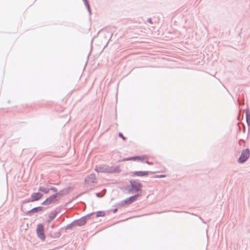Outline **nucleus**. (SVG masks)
I'll return each instance as SVG.
<instances>
[{"label": "nucleus", "instance_id": "17", "mask_svg": "<svg viewBox=\"0 0 250 250\" xmlns=\"http://www.w3.org/2000/svg\"><path fill=\"white\" fill-rule=\"evenodd\" d=\"M74 226H75V224H73V222H72L71 223H70V224L68 225L66 227V229H70L72 228L73 227H74Z\"/></svg>", "mask_w": 250, "mask_h": 250}, {"label": "nucleus", "instance_id": "2", "mask_svg": "<svg viewBox=\"0 0 250 250\" xmlns=\"http://www.w3.org/2000/svg\"><path fill=\"white\" fill-rule=\"evenodd\" d=\"M250 155V151L249 148L243 150L241 152L240 156L238 160V162L240 164L245 163L249 159Z\"/></svg>", "mask_w": 250, "mask_h": 250}, {"label": "nucleus", "instance_id": "8", "mask_svg": "<svg viewBox=\"0 0 250 250\" xmlns=\"http://www.w3.org/2000/svg\"><path fill=\"white\" fill-rule=\"evenodd\" d=\"M138 196V194H136L126 199L125 200L122 201V205L124 204H129L133 203L136 200Z\"/></svg>", "mask_w": 250, "mask_h": 250}, {"label": "nucleus", "instance_id": "9", "mask_svg": "<svg viewBox=\"0 0 250 250\" xmlns=\"http://www.w3.org/2000/svg\"><path fill=\"white\" fill-rule=\"evenodd\" d=\"M96 177L95 174H91L90 175L85 178V182L87 184L94 183L96 182Z\"/></svg>", "mask_w": 250, "mask_h": 250}, {"label": "nucleus", "instance_id": "27", "mask_svg": "<svg viewBox=\"0 0 250 250\" xmlns=\"http://www.w3.org/2000/svg\"><path fill=\"white\" fill-rule=\"evenodd\" d=\"M87 8L88 9V10H90V7H89V5L88 4H87Z\"/></svg>", "mask_w": 250, "mask_h": 250}, {"label": "nucleus", "instance_id": "28", "mask_svg": "<svg viewBox=\"0 0 250 250\" xmlns=\"http://www.w3.org/2000/svg\"><path fill=\"white\" fill-rule=\"evenodd\" d=\"M250 116L248 115V118H250ZM249 120H250V118H249Z\"/></svg>", "mask_w": 250, "mask_h": 250}, {"label": "nucleus", "instance_id": "25", "mask_svg": "<svg viewBox=\"0 0 250 250\" xmlns=\"http://www.w3.org/2000/svg\"><path fill=\"white\" fill-rule=\"evenodd\" d=\"M117 208H115V209H113V212L114 213H115V212H117Z\"/></svg>", "mask_w": 250, "mask_h": 250}, {"label": "nucleus", "instance_id": "16", "mask_svg": "<svg viewBox=\"0 0 250 250\" xmlns=\"http://www.w3.org/2000/svg\"><path fill=\"white\" fill-rule=\"evenodd\" d=\"M140 158H141V157H140V156H134V157H129V159H130V161H131V160L136 161V160H138V159H140Z\"/></svg>", "mask_w": 250, "mask_h": 250}, {"label": "nucleus", "instance_id": "14", "mask_svg": "<svg viewBox=\"0 0 250 250\" xmlns=\"http://www.w3.org/2000/svg\"><path fill=\"white\" fill-rule=\"evenodd\" d=\"M49 190V188H46L43 187H40L39 188V191L43 192L45 194L48 193Z\"/></svg>", "mask_w": 250, "mask_h": 250}, {"label": "nucleus", "instance_id": "4", "mask_svg": "<svg viewBox=\"0 0 250 250\" xmlns=\"http://www.w3.org/2000/svg\"><path fill=\"white\" fill-rule=\"evenodd\" d=\"M59 199L56 194H53L49 196L42 203V205H48L51 204L55 203L58 201Z\"/></svg>", "mask_w": 250, "mask_h": 250}, {"label": "nucleus", "instance_id": "13", "mask_svg": "<svg viewBox=\"0 0 250 250\" xmlns=\"http://www.w3.org/2000/svg\"><path fill=\"white\" fill-rule=\"evenodd\" d=\"M43 209V208L42 207H35L33 208H32V209L30 210L29 211H28V214H30L31 213H33V212H39V211H42Z\"/></svg>", "mask_w": 250, "mask_h": 250}, {"label": "nucleus", "instance_id": "11", "mask_svg": "<svg viewBox=\"0 0 250 250\" xmlns=\"http://www.w3.org/2000/svg\"><path fill=\"white\" fill-rule=\"evenodd\" d=\"M148 174V171H135L133 173V175L136 176H147Z\"/></svg>", "mask_w": 250, "mask_h": 250}, {"label": "nucleus", "instance_id": "22", "mask_svg": "<svg viewBox=\"0 0 250 250\" xmlns=\"http://www.w3.org/2000/svg\"><path fill=\"white\" fill-rule=\"evenodd\" d=\"M156 177H158V178H163V177H165L166 175L162 174V175H157Z\"/></svg>", "mask_w": 250, "mask_h": 250}, {"label": "nucleus", "instance_id": "15", "mask_svg": "<svg viewBox=\"0 0 250 250\" xmlns=\"http://www.w3.org/2000/svg\"><path fill=\"white\" fill-rule=\"evenodd\" d=\"M105 215V213L103 211H99L97 212L96 216L97 217L100 216H104Z\"/></svg>", "mask_w": 250, "mask_h": 250}, {"label": "nucleus", "instance_id": "18", "mask_svg": "<svg viewBox=\"0 0 250 250\" xmlns=\"http://www.w3.org/2000/svg\"><path fill=\"white\" fill-rule=\"evenodd\" d=\"M140 157H141V158L138 159V160L141 161H143L145 159H147V157L146 156H140Z\"/></svg>", "mask_w": 250, "mask_h": 250}, {"label": "nucleus", "instance_id": "24", "mask_svg": "<svg viewBox=\"0 0 250 250\" xmlns=\"http://www.w3.org/2000/svg\"><path fill=\"white\" fill-rule=\"evenodd\" d=\"M246 115H247V123L248 124H250V122H249V118H248V113H247L246 114Z\"/></svg>", "mask_w": 250, "mask_h": 250}, {"label": "nucleus", "instance_id": "23", "mask_svg": "<svg viewBox=\"0 0 250 250\" xmlns=\"http://www.w3.org/2000/svg\"><path fill=\"white\" fill-rule=\"evenodd\" d=\"M123 161H130V159H129V157L125 158H124Z\"/></svg>", "mask_w": 250, "mask_h": 250}, {"label": "nucleus", "instance_id": "12", "mask_svg": "<svg viewBox=\"0 0 250 250\" xmlns=\"http://www.w3.org/2000/svg\"><path fill=\"white\" fill-rule=\"evenodd\" d=\"M58 213V212L57 211H54L50 213L49 215V219L47 220V222H51L56 217Z\"/></svg>", "mask_w": 250, "mask_h": 250}, {"label": "nucleus", "instance_id": "21", "mask_svg": "<svg viewBox=\"0 0 250 250\" xmlns=\"http://www.w3.org/2000/svg\"><path fill=\"white\" fill-rule=\"evenodd\" d=\"M96 195L98 197H101L103 196V194H102L101 193H97Z\"/></svg>", "mask_w": 250, "mask_h": 250}, {"label": "nucleus", "instance_id": "19", "mask_svg": "<svg viewBox=\"0 0 250 250\" xmlns=\"http://www.w3.org/2000/svg\"><path fill=\"white\" fill-rule=\"evenodd\" d=\"M49 190H52V191H53L54 192H57V191H58L57 189L56 188H55V187L50 188H49Z\"/></svg>", "mask_w": 250, "mask_h": 250}, {"label": "nucleus", "instance_id": "5", "mask_svg": "<svg viewBox=\"0 0 250 250\" xmlns=\"http://www.w3.org/2000/svg\"><path fill=\"white\" fill-rule=\"evenodd\" d=\"M37 233L39 238L41 240H44L45 238V236L44 233V228L42 224H40L37 226Z\"/></svg>", "mask_w": 250, "mask_h": 250}, {"label": "nucleus", "instance_id": "20", "mask_svg": "<svg viewBox=\"0 0 250 250\" xmlns=\"http://www.w3.org/2000/svg\"><path fill=\"white\" fill-rule=\"evenodd\" d=\"M119 136L121 138H122L124 140H125L126 139V138L123 135V134L121 133V132H119Z\"/></svg>", "mask_w": 250, "mask_h": 250}, {"label": "nucleus", "instance_id": "7", "mask_svg": "<svg viewBox=\"0 0 250 250\" xmlns=\"http://www.w3.org/2000/svg\"><path fill=\"white\" fill-rule=\"evenodd\" d=\"M43 195L41 192H34L31 195V199L30 200L31 202H34L38 201L41 199Z\"/></svg>", "mask_w": 250, "mask_h": 250}, {"label": "nucleus", "instance_id": "10", "mask_svg": "<svg viewBox=\"0 0 250 250\" xmlns=\"http://www.w3.org/2000/svg\"><path fill=\"white\" fill-rule=\"evenodd\" d=\"M69 191L70 188H67L60 190L59 192H57L55 194H56L57 197H61L67 194L69 192Z\"/></svg>", "mask_w": 250, "mask_h": 250}, {"label": "nucleus", "instance_id": "3", "mask_svg": "<svg viewBox=\"0 0 250 250\" xmlns=\"http://www.w3.org/2000/svg\"><path fill=\"white\" fill-rule=\"evenodd\" d=\"M129 182L132 188L129 190V192H131L132 190H135L136 192H138L141 189V188L143 187L142 184L137 180H131Z\"/></svg>", "mask_w": 250, "mask_h": 250}, {"label": "nucleus", "instance_id": "26", "mask_svg": "<svg viewBox=\"0 0 250 250\" xmlns=\"http://www.w3.org/2000/svg\"><path fill=\"white\" fill-rule=\"evenodd\" d=\"M146 163H147L148 165H151L152 164V163L149 162L148 161H146Z\"/></svg>", "mask_w": 250, "mask_h": 250}, {"label": "nucleus", "instance_id": "29", "mask_svg": "<svg viewBox=\"0 0 250 250\" xmlns=\"http://www.w3.org/2000/svg\"><path fill=\"white\" fill-rule=\"evenodd\" d=\"M238 127H239V129H240V126L238 125Z\"/></svg>", "mask_w": 250, "mask_h": 250}, {"label": "nucleus", "instance_id": "6", "mask_svg": "<svg viewBox=\"0 0 250 250\" xmlns=\"http://www.w3.org/2000/svg\"><path fill=\"white\" fill-rule=\"evenodd\" d=\"M90 215H88L87 216H84L81 218L76 220L73 221V224H75V226H82L84 225L86 222V218Z\"/></svg>", "mask_w": 250, "mask_h": 250}, {"label": "nucleus", "instance_id": "1", "mask_svg": "<svg viewBox=\"0 0 250 250\" xmlns=\"http://www.w3.org/2000/svg\"><path fill=\"white\" fill-rule=\"evenodd\" d=\"M95 170L98 172L107 173H118L121 171L119 166L111 167L106 165L96 166Z\"/></svg>", "mask_w": 250, "mask_h": 250}]
</instances>
